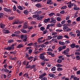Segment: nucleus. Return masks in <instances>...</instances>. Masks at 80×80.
Wrapping results in <instances>:
<instances>
[{"instance_id":"nucleus-1","label":"nucleus","mask_w":80,"mask_h":80,"mask_svg":"<svg viewBox=\"0 0 80 80\" xmlns=\"http://www.w3.org/2000/svg\"><path fill=\"white\" fill-rule=\"evenodd\" d=\"M46 53L45 52H43L42 53L40 54L39 56V58H40L41 60H45V57L44 56V55H46Z\"/></svg>"},{"instance_id":"nucleus-2","label":"nucleus","mask_w":80,"mask_h":80,"mask_svg":"<svg viewBox=\"0 0 80 80\" xmlns=\"http://www.w3.org/2000/svg\"><path fill=\"white\" fill-rule=\"evenodd\" d=\"M63 29L65 32H70L71 31V29L68 28V27L67 26H64L63 28Z\"/></svg>"},{"instance_id":"nucleus-3","label":"nucleus","mask_w":80,"mask_h":80,"mask_svg":"<svg viewBox=\"0 0 80 80\" xmlns=\"http://www.w3.org/2000/svg\"><path fill=\"white\" fill-rule=\"evenodd\" d=\"M43 17H44V16L42 15L40 16H39V15H38L37 17V20H42V19L43 18Z\"/></svg>"},{"instance_id":"nucleus-4","label":"nucleus","mask_w":80,"mask_h":80,"mask_svg":"<svg viewBox=\"0 0 80 80\" xmlns=\"http://www.w3.org/2000/svg\"><path fill=\"white\" fill-rule=\"evenodd\" d=\"M5 12H12L11 9H8L6 8H3Z\"/></svg>"},{"instance_id":"nucleus-5","label":"nucleus","mask_w":80,"mask_h":80,"mask_svg":"<svg viewBox=\"0 0 80 80\" xmlns=\"http://www.w3.org/2000/svg\"><path fill=\"white\" fill-rule=\"evenodd\" d=\"M35 6L39 8H41L42 7V5L40 3H38L36 4Z\"/></svg>"},{"instance_id":"nucleus-6","label":"nucleus","mask_w":80,"mask_h":80,"mask_svg":"<svg viewBox=\"0 0 80 80\" xmlns=\"http://www.w3.org/2000/svg\"><path fill=\"white\" fill-rule=\"evenodd\" d=\"M18 22H19V19H16L14 21L12 24L13 25H15V24H17Z\"/></svg>"},{"instance_id":"nucleus-7","label":"nucleus","mask_w":80,"mask_h":80,"mask_svg":"<svg viewBox=\"0 0 80 80\" xmlns=\"http://www.w3.org/2000/svg\"><path fill=\"white\" fill-rule=\"evenodd\" d=\"M27 35H21L20 38L21 39H23V38H27Z\"/></svg>"},{"instance_id":"nucleus-8","label":"nucleus","mask_w":80,"mask_h":80,"mask_svg":"<svg viewBox=\"0 0 80 80\" xmlns=\"http://www.w3.org/2000/svg\"><path fill=\"white\" fill-rule=\"evenodd\" d=\"M69 35L71 36V37H76V34H73V32H70L69 33Z\"/></svg>"},{"instance_id":"nucleus-9","label":"nucleus","mask_w":80,"mask_h":80,"mask_svg":"<svg viewBox=\"0 0 80 80\" xmlns=\"http://www.w3.org/2000/svg\"><path fill=\"white\" fill-rule=\"evenodd\" d=\"M29 63V62H28L27 64V61H24L23 62H22V65H26V67H27L28 66Z\"/></svg>"},{"instance_id":"nucleus-10","label":"nucleus","mask_w":80,"mask_h":80,"mask_svg":"<svg viewBox=\"0 0 80 80\" xmlns=\"http://www.w3.org/2000/svg\"><path fill=\"white\" fill-rule=\"evenodd\" d=\"M23 47V44H20L17 46V48H22V47Z\"/></svg>"},{"instance_id":"nucleus-11","label":"nucleus","mask_w":80,"mask_h":80,"mask_svg":"<svg viewBox=\"0 0 80 80\" xmlns=\"http://www.w3.org/2000/svg\"><path fill=\"white\" fill-rule=\"evenodd\" d=\"M53 2H52V0H48L47 1V4H48V5H49L50 4H52V3Z\"/></svg>"},{"instance_id":"nucleus-12","label":"nucleus","mask_w":80,"mask_h":80,"mask_svg":"<svg viewBox=\"0 0 80 80\" xmlns=\"http://www.w3.org/2000/svg\"><path fill=\"white\" fill-rule=\"evenodd\" d=\"M70 47L71 48H75V43H73L72 44H71L70 45Z\"/></svg>"},{"instance_id":"nucleus-13","label":"nucleus","mask_w":80,"mask_h":80,"mask_svg":"<svg viewBox=\"0 0 80 80\" xmlns=\"http://www.w3.org/2000/svg\"><path fill=\"white\" fill-rule=\"evenodd\" d=\"M48 76L49 77H54L55 76V74H54L50 73L48 74Z\"/></svg>"},{"instance_id":"nucleus-14","label":"nucleus","mask_w":80,"mask_h":80,"mask_svg":"<svg viewBox=\"0 0 80 80\" xmlns=\"http://www.w3.org/2000/svg\"><path fill=\"white\" fill-rule=\"evenodd\" d=\"M21 31L23 33H27V31H26L25 30L22 29Z\"/></svg>"},{"instance_id":"nucleus-15","label":"nucleus","mask_w":80,"mask_h":80,"mask_svg":"<svg viewBox=\"0 0 80 80\" xmlns=\"http://www.w3.org/2000/svg\"><path fill=\"white\" fill-rule=\"evenodd\" d=\"M57 39L58 40H61V39H62L63 38V36H59L57 37Z\"/></svg>"},{"instance_id":"nucleus-16","label":"nucleus","mask_w":80,"mask_h":80,"mask_svg":"<svg viewBox=\"0 0 80 80\" xmlns=\"http://www.w3.org/2000/svg\"><path fill=\"white\" fill-rule=\"evenodd\" d=\"M59 44L63 46L65 45V42L62 41H60L59 42Z\"/></svg>"},{"instance_id":"nucleus-17","label":"nucleus","mask_w":80,"mask_h":80,"mask_svg":"<svg viewBox=\"0 0 80 80\" xmlns=\"http://www.w3.org/2000/svg\"><path fill=\"white\" fill-rule=\"evenodd\" d=\"M57 70L58 72H61V71L63 70V69L61 68H58L57 69Z\"/></svg>"},{"instance_id":"nucleus-18","label":"nucleus","mask_w":80,"mask_h":80,"mask_svg":"<svg viewBox=\"0 0 80 80\" xmlns=\"http://www.w3.org/2000/svg\"><path fill=\"white\" fill-rule=\"evenodd\" d=\"M23 13L25 15H28V11L27 10H24L23 12Z\"/></svg>"},{"instance_id":"nucleus-19","label":"nucleus","mask_w":80,"mask_h":80,"mask_svg":"<svg viewBox=\"0 0 80 80\" xmlns=\"http://www.w3.org/2000/svg\"><path fill=\"white\" fill-rule=\"evenodd\" d=\"M56 66L57 67H63L62 65L59 64H56Z\"/></svg>"},{"instance_id":"nucleus-20","label":"nucleus","mask_w":80,"mask_h":80,"mask_svg":"<svg viewBox=\"0 0 80 80\" xmlns=\"http://www.w3.org/2000/svg\"><path fill=\"white\" fill-rule=\"evenodd\" d=\"M0 28H4V27H5V25L3 24H2V23H1L0 24Z\"/></svg>"},{"instance_id":"nucleus-21","label":"nucleus","mask_w":80,"mask_h":80,"mask_svg":"<svg viewBox=\"0 0 80 80\" xmlns=\"http://www.w3.org/2000/svg\"><path fill=\"white\" fill-rule=\"evenodd\" d=\"M36 68V66L35 65H32L31 66V68H30V70H31V69H32V68H33V69L34 68Z\"/></svg>"},{"instance_id":"nucleus-22","label":"nucleus","mask_w":80,"mask_h":80,"mask_svg":"<svg viewBox=\"0 0 80 80\" xmlns=\"http://www.w3.org/2000/svg\"><path fill=\"white\" fill-rule=\"evenodd\" d=\"M50 23H57V20L55 19H53V20H52L50 22Z\"/></svg>"},{"instance_id":"nucleus-23","label":"nucleus","mask_w":80,"mask_h":80,"mask_svg":"<svg viewBox=\"0 0 80 80\" xmlns=\"http://www.w3.org/2000/svg\"><path fill=\"white\" fill-rule=\"evenodd\" d=\"M41 75L43 77H44V76H45V75H46L47 74V73L45 72H42L41 73Z\"/></svg>"},{"instance_id":"nucleus-24","label":"nucleus","mask_w":80,"mask_h":80,"mask_svg":"<svg viewBox=\"0 0 80 80\" xmlns=\"http://www.w3.org/2000/svg\"><path fill=\"white\" fill-rule=\"evenodd\" d=\"M58 52H61V51H62V50L63 49L62 47H59L58 48Z\"/></svg>"},{"instance_id":"nucleus-25","label":"nucleus","mask_w":80,"mask_h":80,"mask_svg":"<svg viewBox=\"0 0 80 80\" xmlns=\"http://www.w3.org/2000/svg\"><path fill=\"white\" fill-rule=\"evenodd\" d=\"M62 59H58L57 61V63H62Z\"/></svg>"},{"instance_id":"nucleus-26","label":"nucleus","mask_w":80,"mask_h":80,"mask_svg":"<svg viewBox=\"0 0 80 80\" xmlns=\"http://www.w3.org/2000/svg\"><path fill=\"white\" fill-rule=\"evenodd\" d=\"M49 20H50V19H46L44 20V22L45 23H47L48 22V21H49Z\"/></svg>"},{"instance_id":"nucleus-27","label":"nucleus","mask_w":80,"mask_h":80,"mask_svg":"<svg viewBox=\"0 0 80 80\" xmlns=\"http://www.w3.org/2000/svg\"><path fill=\"white\" fill-rule=\"evenodd\" d=\"M51 71L53 72L54 71H55L56 70V68L55 67H54L52 68L51 69Z\"/></svg>"},{"instance_id":"nucleus-28","label":"nucleus","mask_w":80,"mask_h":80,"mask_svg":"<svg viewBox=\"0 0 80 80\" xmlns=\"http://www.w3.org/2000/svg\"><path fill=\"white\" fill-rule=\"evenodd\" d=\"M73 9L74 10H80V8L78 7L74 8Z\"/></svg>"},{"instance_id":"nucleus-29","label":"nucleus","mask_w":80,"mask_h":80,"mask_svg":"<svg viewBox=\"0 0 80 80\" xmlns=\"http://www.w3.org/2000/svg\"><path fill=\"white\" fill-rule=\"evenodd\" d=\"M56 20H57L58 22H60V21H61V20H62L61 18L58 17L56 18Z\"/></svg>"},{"instance_id":"nucleus-30","label":"nucleus","mask_w":80,"mask_h":80,"mask_svg":"<svg viewBox=\"0 0 80 80\" xmlns=\"http://www.w3.org/2000/svg\"><path fill=\"white\" fill-rule=\"evenodd\" d=\"M18 8L20 10H23V8L22 7V6H19L18 7Z\"/></svg>"},{"instance_id":"nucleus-31","label":"nucleus","mask_w":80,"mask_h":80,"mask_svg":"<svg viewBox=\"0 0 80 80\" xmlns=\"http://www.w3.org/2000/svg\"><path fill=\"white\" fill-rule=\"evenodd\" d=\"M31 25H36V24H37V23H36L35 21H32L31 22Z\"/></svg>"},{"instance_id":"nucleus-32","label":"nucleus","mask_w":80,"mask_h":80,"mask_svg":"<svg viewBox=\"0 0 80 80\" xmlns=\"http://www.w3.org/2000/svg\"><path fill=\"white\" fill-rule=\"evenodd\" d=\"M6 50H8V51L10 50H11V47H8L7 48H6Z\"/></svg>"},{"instance_id":"nucleus-33","label":"nucleus","mask_w":80,"mask_h":80,"mask_svg":"<svg viewBox=\"0 0 80 80\" xmlns=\"http://www.w3.org/2000/svg\"><path fill=\"white\" fill-rule=\"evenodd\" d=\"M67 8V6H65L62 7L61 8V9L64 10V9H66V8Z\"/></svg>"},{"instance_id":"nucleus-34","label":"nucleus","mask_w":80,"mask_h":80,"mask_svg":"<svg viewBox=\"0 0 80 80\" xmlns=\"http://www.w3.org/2000/svg\"><path fill=\"white\" fill-rule=\"evenodd\" d=\"M28 28V25H23V28L24 29H26Z\"/></svg>"},{"instance_id":"nucleus-35","label":"nucleus","mask_w":80,"mask_h":80,"mask_svg":"<svg viewBox=\"0 0 80 80\" xmlns=\"http://www.w3.org/2000/svg\"><path fill=\"white\" fill-rule=\"evenodd\" d=\"M14 41V40L13 39H11L10 40H8V42L9 43H12V42H13Z\"/></svg>"},{"instance_id":"nucleus-36","label":"nucleus","mask_w":80,"mask_h":80,"mask_svg":"<svg viewBox=\"0 0 80 80\" xmlns=\"http://www.w3.org/2000/svg\"><path fill=\"white\" fill-rule=\"evenodd\" d=\"M56 32H63V30H60V29H58L56 30Z\"/></svg>"},{"instance_id":"nucleus-37","label":"nucleus","mask_w":80,"mask_h":80,"mask_svg":"<svg viewBox=\"0 0 80 80\" xmlns=\"http://www.w3.org/2000/svg\"><path fill=\"white\" fill-rule=\"evenodd\" d=\"M36 14H41V13H42V11H36Z\"/></svg>"},{"instance_id":"nucleus-38","label":"nucleus","mask_w":80,"mask_h":80,"mask_svg":"<svg viewBox=\"0 0 80 80\" xmlns=\"http://www.w3.org/2000/svg\"><path fill=\"white\" fill-rule=\"evenodd\" d=\"M62 54H64V55H67L68 54V53L66 52V51H65V50H64V51L63 52H62Z\"/></svg>"},{"instance_id":"nucleus-39","label":"nucleus","mask_w":80,"mask_h":80,"mask_svg":"<svg viewBox=\"0 0 80 80\" xmlns=\"http://www.w3.org/2000/svg\"><path fill=\"white\" fill-rule=\"evenodd\" d=\"M73 80H80V78L77 77H74V78Z\"/></svg>"},{"instance_id":"nucleus-40","label":"nucleus","mask_w":80,"mask_h":80,"mask_svg":"<svg viewBox=\"0 0 80 80\" xmlns=\"http://www.w3.org/2000/svg\"><path fill=\"white\" fill-rule=\"evenodd\" d=\"M4 32L5 33H10V32L8 30H5L4 31Z\"/></svg>"},{"instance_id":"nucleus-41","label":"nucleus","mask_w":80,"mask_h":80,"mask_svg":"<svg viewBox=\"0 0 80 80\" xmlns=\"http://www.w3.org/2000/svg\"><path fill=\"white\" fill-rule=\"evenodd\" d=\"M55 15V13H50L49 14V15L50 17H52V16H53V15Z\"/></svg>"},{"instance_id":"nucleus-42","label":"nucleus","mask_w":80,"mask_h":80,"mask_svg":"<svg viewBox=\"0 0 80 80\" xmlns=\"http://www.w3.org/2000/svg\"><path fill=\"white\" fill-rule=\"evenodd\" d=\"M42 0H35L33 1L34 2H42Z\"/></svg>"},{"instance_id":"nucleus-43","label":"nucleus","mask_w":80,"mask_h":80,"mask_svg":"<svg viewBox=\"0 0 80 80\" xmlns=\"http://www.w3.org/2000/svg\"><path fill=\"white\" fill-rule=\"evenodd\" d=\"M12 37H18V35L16 34H12Z\"/></svg>"},{"instance_id":"nucleus-44","label":"nucleus","mask_w":80,"mask_h":80,"mask_svg":"<svg viewBox=\"0 0 80 80\" xmlns=\"http://www.w3.org/2000/svg\"><path fill=\"white\" fill-rule=\"evenodd\" d=\"M34 58L33 57L30 56L28 58V60H32V59H33Z\"/></svg>"},{"instance_id":"nucleus-45","label":"nucleus","mask_w":80,"mask_h":80,"mask_svg":"<svg viewBox=\"0 0 80 80\" xmlns=\"http://www.w3.org/2000/svg\"><path fill=\"white\" fill-rule=\"evenodd\" d=\"M33 45V43H29L27 44V46L28 47H30V46H32Z\"/></svg>"},{"instance_id":"nucleus-46","label":"nucleus","mask_w":80,"mask_h":80,"mask_svg":"<svg viewBox=\"0 0 80 80\" xmlns=\"http://www.w3.org/2000/svg\"><path fill=\"white\" fill-rule=\"evenodd\" d=\"M13 18H14L13 17H9L8 18V19L9 20H13Z\"/></svg>"},{"instance_id":"nucleus-47","label":"nucleus","mask_w":80,"mask_h":80,"mask_svg":"<svg viewBox=\"0 0 80 80\" xmlns=\"http://www.w3.org/2000/svg\"><path fill=\"white\" fill-rule=\"evenodd\" d=\"M4 72L6 73H8V72H9V70L7 68H5L4 70Z\"/></svg>"},{"instance_id":"nucleus-48","label":"nucleus","mask_w":80,"mask_h":80,"mask_svg":"<svg viewBox=\"0 0 80 80\" xmlns=\"http://www.w3.org/2000/svg\"><path fill=\"white\" fill-rule=\"evenodd\" d=\"M16 10H17V8L16 7V6H15L14 5L13 8V11H16Z\"/></svg>"},{"instance_id":"nucleus-49","label":"nucleus","mask_w":80,"mask_h":80,"mask_svg":"<svg viewBox=\"0 0 80 80\" xmlns=\"http://www.w3.org/2000/svg\"><path fill=\"white\" fill-rule=\"evenodd\" d=\"M40 29L42 31H44L45 28H44V27H41L40 28Z\"/></svg>"},{"instance_id":"nucleus-50","label":"nucleus","mask_w":80,"mask_h":80,"mask_svg":"<svg viewBox=\"0 0 80 80\" xmlns=\"http://www.w3.org/2000/svg\"><path fill=\"white\" fill-rule=\"evenodd\" d=\"M66 47L67 46L64 45V46H62V47H61V48H62V50H64V49H65L66 48Z\"/></svg>"},{"instance_id":"nucleus-51","label":"nucleus","mask_w":80,"mask_h":80,"mask_svg":"<svg viewBox=\"0 0 80 80\" xmlns=\"http://www.w3.org/2000/svg\"><path fill=\"white\" fill-rule=\"evenodd\" d=\"M41 80H47V78L46 77H44L42 78Z\"/></svg>"},{"instance_id":"nucleus-52","label":"nucleus","mask_w":80,"mask_h":80,"mask_svg":"<svg viewBox=\"0 0 80 80\" xmlns=\"http://www.w3.org/2000/svg\"><path fill=\"white\" fill-rule=\"evenodd\" d=\"M38 15L36 14L35 15H33L32 16V17H33V18H37Z\"/></svg>"},{"instance_id":"nucleus-53","label":"nucleus","mask_w":80,"mask_h":80,"mask_svg":"<svg viewBox=\"0 0 80 80\" xmlns=\"http://www.w3.org/2000/svg\"><path fill=\"white\" fill-rule=\"evenodd\" d=\"M60 13L61 14H64V13H65V11L64 10L61 11L60 12Z\"/></svg>"},{"instance_id":"nucleus-54","label":"nucleus","mask_w":80,"mask_h":80,"mask_svg":"<svg viewBox=\"0 0 80 80\" xmlns=\"http://www.w3.org/2000/svg\"><path fill=\"white\" fill-rule=\"evenodd\" d=\"M66 44H68V43H70V42L69 40L66 41L65 42Z\"/></svg>"},{"instance_id":"nucleus-55","label":"nucleus","mask_w":80,"mask_h":80,"mask_svg":"<svg viewBox=\"0 0 80 80\" xmlns=\"http://www.w3.org/2000/svg\"><path fill=\"white\" fill-rule=\"evenodd\" d=\"M14 46H15V45L14 44H12V45H11V50L12 49H14Z\"/></svg>"},{"instance_id":"nucleus-56","label":"nucleus","mask_w":80,"mask_h":80,"mask_svg":"<svg viewBox=\"0 0 80 80\" xmlns=\"http://www.w3.org/2000/svg\"><path fill=\"white\" fill-rule=\"evenodd\" d=\"M76 20L77 21H78V22H80V17H78L76 18Z\"/></svg>"},{"instance_id":"nucleus-57","label":"nucleus","mask_w":80,"mask_h":80,"mask_svg":"<svg viewBox=\"0 0 80 80\" xmlns=\"http://www.w3.org/2000/svg\"><path fill=\"white\" fill-rule=\"evenodd\" d=\"M75 55H80V53L78 52H76L75 53Z\"/></svg>"},{"instance_id":"nucleus-58","label":"nucleus","mask_w":80,"mask_h":80,"mask_svg":"<svg viewBox=\"0 0 80 80\" xmlns=\"http://www.w3.org/2000/svg\"><path fill=\"white\" fill-rule=\"evenodd\" d=\"M47 29H45V31H43V35L45 34V33H47Z\"/></svg>"},{"instance_id":"nucleus-59","label":"nucleus","mask_w":80,"mask_h":80,"mask_svg":"<svg viewBox=\"0 0 80 80\" xmlns=\"http://www.w3.org/2000/svg\"><path fill=\"white\" fill-rule=\"evenodd\" d=\"M24 23V21L21 20L20 21H19V23H20V24H22V23Z\"/></svg>"},{"instance_id":"nucleus-60","label":"nucleus","mask_w":80,"mask_h":80,"mask_svg":"<svg viewBox=\"0 0 80 80\" xmlns=\"http://www.w3.org/2000/svg\"><path fill=\"white\" fill-rule=\"evenodd\" d=\"M57 26L58 27H62V25H61V24H60L59 23V24H58L57 25Z\"/></svg>"},{"instance_id":"nucleus-61","label":"nucleus","mask_w":80,"mask_h":80,"mask_svg":"<svg viewBox=\"0 0 80 80\" xmlns=\"http://www.w3.org/2000/svg\"><path fill=\"white\" fill-rule=\"evenodd\" d=\"M47 53L48 54V55H49L52 54V52H47Z\"/></svg>"},{"instance_id":"nucleus-62","label":"nucleus","mask_w":80,"mask_h":80,"mask_svg":"<svg viewBox=\"0 0 80 80\" xmlns=\"http://www.w3.org/2000/svg\"><path fill=\"white\" fill-rule=\"evenodd\" d=\"M50 24H48V25H47V26L46 29H49V28H50Z\"/></svg>"},{"instance_id":"nucleus-63","label":"nucleus","mask_w":80,"mask_h":80,"mask_svg":"<svg viewBox=\"0 0 80 80\" xmlns=\"http://www.w3.org/2000/svg\"><path fill=\"white\" fill-rule=\"evenodd\" d=\"M29 53H32V50L31 49H30L28 50Z\"/></svg>"},{"instance_id":"nucleus-64","label":"nucleus","mask_w":80,"mask_h":80,"mask_svg":"<svg viewBox=\"0 0 80 80\" xmlns=\"http://www.w3.org/2000/svg\"><path fill=\"white\" fill-rule=\"evenodd\" d=\"M80 74V70L78 71L77 72V75H79Z\"/></svg>"}]
</instances>
